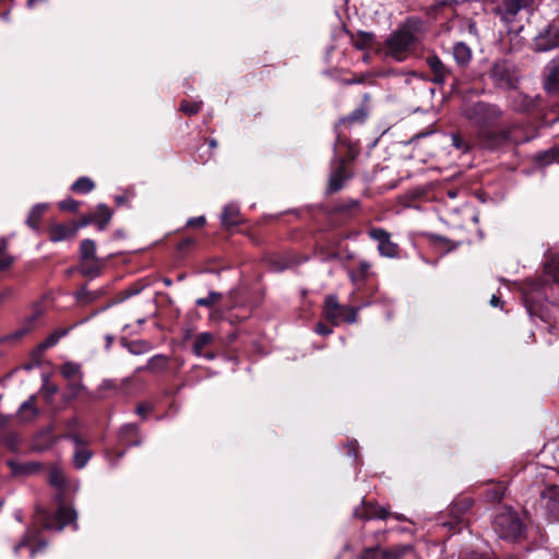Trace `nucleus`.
Masks as SVG:
<instances>
[{
    "instance_id": "f257e3e1",
    "label": "nucleus",
    "mask_w": 559,
    "mask_h": 559,
    "mask_svg": "<svg viewBox=\"0 0 559 559\" xmlns=\"http://www.w3.org/2000/svg\"><path fill=\"white\" fill-rule=\"evenodd\" d=\"M467 117L477 130V141L486 150H498L512 141V128H498L502 110L491 104L476 103L467 110Z\"/></svg>"
},
{
    "instance_id": "f03ea898",
    "label": "nucleus",
    "mask_w": 559,
    "mask_h": 559,
    "mask_svg": "<svg viewBox=\"0 0 559 559\" xmlns=\"http://www.w3.org/2000/svg\"><path fill=\"white\" fill-rule=\"evenodd\" d=\"M423 21L418 17L406 19L384 40L385 56L402 62L415 53L419 44Z\"/></svg>"
},
{
    "instance_id": "7ed1b4c3",
    "label": "nucleus",
    "mask_w": 559,
    "mask_h": 559,
    "mask_svg": "<svg viewBox=\"0 0 559 559\" xmlns=\"http://www.w3.org/2000/svg\"><path fill=\"white\" fill-rule=\"evenodd\" d=\"M492 527L501 539L518 542L525 534V524L519 513L510 507L502 506L498 508Z\"/></svg>"
},
{
    "instance_id": "20e7f679",
    "label": "nucleus",
    "mask_w": 559,
    "mask_h": 559,
    "mask_svg": "<svg viewBox=\"0 0 559 559\" xmlns=\"http://www.w3.org/2000/svg\"><path fill=\"white\" fill-rule=\"evenodd\" d=\"M474 500L471 497H459L448 508L447 516L440 518V524L447 527L452 534L461 532L462 527L466 525V514L472 510Z\"/></svg>"
},
{
    "instance_id": "39448f33",
    "label": "nucleus",
    "mask_w": 559,
    "mask_h": 559,
    "mask_svg": "<svg viewBox=\"0 0 559 559\" xmlns=\"http://www.w3.org/2000/svg\"><path fill=\"white\" fill-rule=\"evenodd\" d=\"M76 512L67 506H60L55 513L37 509L36 521L40 522L44 528L61 531L68 524L75 522Z\"/></svg>"
},
{
    "instance_id": "423d86ee",
    "label": "nucleus",
    "mask_w": 559,
    "mask_h": 559,
    "mask_svg": "<svg viewBox=\"0 0 559 559\" xmlns=\"http://www.w3.org/2000/svg\"><path fill=\"white\" fill-rule=\"evenodd\" d=\"M490 79L500 88H512L515 87L520 76L514 62L508 59H499L492 64Z\"/></svg>"
},
{
    "instance_id": "0eeeda50",
    "label": "nucleus",
    "mask_w": 559,
    "mask_h": 559,
    "mask_svg": "<svg viewBox=\"0 0 559 559\" xmlns=\"http://www.w3.org/2000/svg\"><path fill=\"white\" fill-rule=\"evenodd\" d=\"M539 508L549 522H559V486H547L540 493Z\"/></svg>"
},
{
    "instance_id": "6e6552de",
    "label": "nucleus",
    "mask_w": 559,
    "mask_h": 559,
    "mask_svg": "<svg viewBox=\"0 0 559 559\" xmlns=\"http://www.w3.org/2000/svg\"><path fill=\"white\" fill-rule=\"evenodd\" d=\"M368 237L378 242V251L381 257L395 259L400 255V247L391 240L389 231L381 227H372L368 230Z\"/></svg>"
},
{
    "instance_id": "1a4fd4ad",
    "label": "nucleus",
    "mask_w": 559,
    "mask_h": 559,
    "mask_svg": "<svg viewBox=\"0 0 559 559\" xmlns=\"http://www.w3.org/2000/svg\"><path fill=\"white\" fill-rule=\"evenodd\" d=\"M534 47L538 52H546L559 47V26L555 23L546 25L535 37Z\"/></svg>"
},
{
    "instance_id": "9d476101",
    "label": "nucleus",
    "mask_w": 559,
    "mask_h": 559,
    "mask_svg": "<svg viewBox=\"0 0 559 559\" xmlns=\"http://www.w3.org/2000/svg\"><path fill=\"white\" fill-rule=\"evenodd\" d=\"M352 176L353 174L347 169L345 159H340L331 170L325 193H336Z\"/></svg>"
},
{
    "instance_id": "9b49d317",
    "label": "nucleus",
    "mask_w": 559,
    "mask_h": 559,
    "mask_svg": "<svg viewBox=\"0 0 559 559\" xmlns=\"http://www.w3.org/2000/svg\"><path fill=\"white\" fill-rule=\"evenodd\" d=\"M531 4L530 0H501L497 14L504 23H513L519 12Z\"/></svg>"
},
{
    "instance_id": "f8f14e48",
    "label": "nucleus",
    "mask_w": 559,
    "mask_h": 559,
    "mask_svg": "<svg viewBox=\"0 0 559 559\" xmlns=\"http://www.w3.org/2000/svg\"><path fill=\"white\" fill-rule=\"evenodd\" d=\"M426 63L432 72L431 82L438 85H444L452 75V69L443 63L437 55H430L426 58Z\"/></svg>"
},
{
    "instance_id": "ddd939ff",
    "label": "nucleus",
    "mask_w": 559,
    "mask_h": 559,
    "mask_svg": "<svg viewBox=\"0 0 559 559\" xmlns=\"http://www.w3.org/2000/svg\"><path fill=\"white\" fill-rule=\"evenodd\" d=\"M215 340V336L211 332H202L195 335L192 346V352L198 357H203L207 360H213L216 354L211 350H205Z\"/></svg>"
},
{
    "instance_id": "4468645a",
    "label": "nucleus",
    "mask_w": 559,
    "mask_h": 559,
    "mask_svg": "<svg viewBox=\"0 0 559 559\" xmlns=\"http://www.w3.org/2000/svg\"><path fill=\"white\" fill-rule=\"evenodd\" d=\"M364 508L362 510H359V508H356L354 510L353 515L357 519L361 520H373V519H381L384 520L390 515V511L388 508L368 502H365V499L361 501Z\"/></svg>"
},
{
    "instance_id": "2eb2a0df",
    "label": "nucleus",
    "mask_w": 559,
    "mask_h": 559,
    "mask_svg": "<svg viewBox=\"0 0 559 559\" xmlns=\"http://www.w3.org/2000/svg\"><path fill=\"white\" fill-rule=\"evenodd\" d=\"M112 217V211L105 204H98L95 212L83 218L81 226L95 224L99 230H104Z\"/></svg>"
},
{
    "instance_id": "dca6fc26",
    "label": "nucleus",
    "mask_w": 559,
    "mask_h": 559,
    "mask_svg": "<svg viewBox=\"0 0 559 559\" xmlns=\"http://www.w3.org/2000/svg\"><path fill=\"white\" fill-rule=\"evenodd\" d=\"M81 224H57L48 229L49 240L59 242L67 239L74 238Z\"/></svg>"
},
{
    "instance_id": "f3484780",
    "label": "nucleus",
    "mask_w": 559,
    "mask_h": 559,
    "mask_svg": "<svg viewBox=\"0 0 559 559\" xmlns=\"http://www.w3.org/2000/svg\"><path fill=\"white\" fill-rule=\"evenodd\" d=\"M544 88L548 94H559V53L549 62Z\"/></svg>"
},
{
    "instance_id": "a211bd4d",
    "label": "nucleus",
    "mask_w": 559,
    "mask_h": 559,
    "mask_svg": "<svg viewBox=\"0 0 559 559\" xmlns=\"http://www.w3.org/2000/svg\"><path fill=\"white\" fill-rule=\"evenodd\" d=\"M452 55L460 68H467L473 58L472 48L464 41H457L453 45Z\"/></svg>"
},
{
    "instance_id": "6ab92c4d",
    "label": "nucleus",
    "mask_w": 559,
    "mask_h": 559,
    "mask_svg": "<svg viewBox=\"0 0 559 559\" xmlns=\"http://www.w3.org/2000/svg\"><path fill=\"white\" fill-rule=\"evenodd\" d=\"M345 310H346V307L341 306L335 296L331 295L325 298V301H324L325 316L334 324H338L341 322L343 312Z\"/></svg>"
},
{
    "instance_id": "aec40b11",
    "label": "nucleus",
    "mask_w": 559,
    "mask_h": 559,
    "mask_svg": "<svg viewBox=\"0 0 559 559\" xmlns=\"http://www.w3.org/2000/svg\"><path fill=\"white\" fill-rule=\"evenodd\" d=\"M104 267L103 260L96 258L80 260L79 272L86 277H97Z\"/></svg>"
},
{
    "instance_id": "412c9836",
    "label": "nucleus",
    "mask_w": 559,
    "mask_h": 559,
    "mask_svg": "<svg viewBox=\"0 0 559 559\" xmlns=\"http://www.w3.org/2000/svg\"><path fill=\"white\" fill-rule=\"evenodd\" d=\"M121 345L131 354V355H143L148 353L152 349V345L147 341L143 340H133L128 341L124 337L121 338Z\"/></svg>"
},
{
    "instance_id": "4be33fe9",
    "label": "nucleus",
    "mask_w": 559,
    "mask_h": 559,
    "mask_svg": "<svg viewBox=\"0 0 559 559\" xmlns=\"http://www.w3.org/2000/svg\"><path fill=\"white\" fill-rule=\"evenodd\" d=\"M222 224L225 226H236L240 224V211L236 204H227L221 214Z\"/></svg>"
},
{
    "instance_id": "5701e85b",
    "label": "nucleus",
    "mask_w": 559,
    "mask_h": 559,
    "mask_svg": "<svg viewBox=\"0 0 559 559\" xmlns=\"http://www.w3.org/2000/svg\"><path fill=\"white\" fill-rule=\"evenodd\" d=\"M360 209V202L356 199L343 200L336 203L332 212L344 216H350L357 213Z\"/></svg>"
},
{
    "instance_id": "b1692460",
    "label": "nucleus",
    "mask_w": 559,
    "mask_h": 559,
    "mask_svg": "<svg viewBox=\"0 0 559 559\" xmlns=\"http://www.w3.org/2000/svg\"><path fill=\"white\" fill-rule=\"evenodd\" d=\"M38 408L36 406V396L31 395L25 402H23L19 408V414L22 420L29 421L37 417Z\"/></svg>"
},
{
    "instance_id": "393cba45",
    "label": "nucleus",
    "mask_w": 559,
    "mask_h": 559,
    "mask_svg": "<svg viewBox=\"0 0 559 559\" xmlns=\"http://www.w3.org/2000/svg\"><path fill=\"white\" fill-rule=\"evenodd\" d=\"M534 106V100L522 93L514 94L511 99V108L518 112H528Z\"/></svg>"
},
{
    "instance_id": "a878e982",
    "label": "nucleus",
    "mask_w": 559,
    "mask_h": 559,
    "mask_svg": "<svg viewBox=\"0 0 559 559\" xmlns=\"http://www.w3.org/2000/svg\"><path fill=\"white\" fill-rule=\"evenodd\" d=\"M412 550L413 547L409 544L394 545L390 548L381 549V557L383 559H403Z\"/></svg>"
},
{
    "instance_id": "bb28decb",
    "label": "nucleus",
    "mask_w": 559,
    "mask_h": 559,
    "mask_svg": "<svg viewBox=\"0 0 559 559\" xmlns=\"http://www.w3.org/2000/svg\"><path fill=\"white\" fill-rule=\"evenodd\" d=\"M169 359L163 354H157L151 357L145 365L146 371L151 373H160L168 367Z\"/></svg>"
},
{
    "instance_id": "cd10ccee",
    "label": "nucleus",
    "mask_w": 559,
    "mask_h": 559,
    "mask_svg": "<svg viewBox=\"0 0 559 559\" xmlns=\"http://www.w3.org/2000/svg\"><path fill=\"white\" fill-rule=\"evenodd\" d=\"M368 109L366 106L356 108L349 115L342 117L338 120V124H352V123H364L368 118Z\"/></svg>"
},
{
    "instance_id": "c85d7f7f",
    "label": "nucleus",
    "mask_w": 559,
    "mask_h": 559,
    "mask_svg": "<svg viewBox=\"0 0 559 559\" xmlns=\"http://www.w3.org/2000/svg\"><path fill=\"white\" fill-rule=\"evenodd\" d=\"M103 294L102 289L88 290L86 287H82L74 293V298L81 305H88L97 300Z\"/></svg>"
},
{
    "instance_id": "c756f323",
    "label": "nucleus",
    "mask_w": 559,
    "mask_h": 559,
    "mask_svg": "<svg viewBox=\"0 0 559 559\" xmlns=\"http://www.w3.org/2000/svg\"><path fill=\"white\" fill-rule=\"evenodd\" d=\"M69 333V329H57L50 333L41 343L38 344V350L45 352L58 344V342Z\"/></svg>"
},
{
    "instance_id": "7c9ffc66",
    "label": "nucleus",
    "mask_w": 559,
    "mask_h": 559,
    "mask_svg": "<svg viewBox=\"0 0 559 559\" xmlns=\"http://www.w3.org/2000/svg\"><path fill=\"white\" fill-rule=\"evenodd\" d=\"M92 456L93 452L87 447L75 449L72 457L73 465L75 468L82 469L87 465Z\"/></svg>"
},
{
    "instance_id": "2f4dec72",
    "label": "nucleus",
    "mask_w": 559,
    "mask_h": 559,
    "mask_svg": "<svg viewBox=\"0 0 559 559\" xmlns=\"http://www.w3.org/2000/svg\"><path fill=\"white\" fill-rule=\"evenodd\" d=\"M46 204L39 203L32 207L26 218V224L32 229H38L39 222L46 211Z\"/></svg>"
},
{
    "instance_id": "473e14b6",
    "label": "nucleus",
    "mask_w": 559,
    "mask_h": 559,
    "mask_svg": "<svg viewBox=\"0 0 559 559\" xmlns=\"http://www.w3.org/2000/svg\"><path fill=\"white\" fill-rule=\"evenodd\" d=\"M371 270L370 262L366 260H360L355 270H350L348 275L353 282L364 281L368 277Z\"/></svg>"
},
{
    "instance_id": "72a5a7b5",
    "label": "nucleus",
    "mask_w": 559,
    "mask_h": 559,
    "mask_svg": "<svg viewBox=\"0 0 559 559\" xmlns=\"http://www.w3.org/2000/svg\"><path fill=\"white\" fill-rule=\"evenodd\" d=\"M95 188V183L88 177H80L72 186L71 190L75 193L87 194Z\"/></svg>"
},
{
    "instance_id": "f704fd0d",
    "label": "nucleus",
    "mask_w": 559,
    "mask_h": 559,
    "mask_svg": "<svg viewBox=\"0 0 559 559\" xmlns=\"http://www.w3.org/2000/svg\"><path fill=\"white\" fill-rule=\"evenodd\" d=\"M96 242L92 239H84L80 243V260L96 258Z\"/></svg>"
},
{
    "instance_id": "c9c22d12",
    "label": "nucleus",
    "mask_w": 559,
    "mask_h": 559,
    "mask_svg": "<svg viewBox=\"0 0 559 559\" xmlns=\"http://www.w3.org/2000/svg\"><path fill=\"white\" fill-rule=\"evenodd\" d=\"M14 261V258L8 251V241L0 238V271L8 269Z\"/></svg>"
},
{
    "instance_id": "e433bc0d",
    "label": "nucleus",
    "mask_w": 559,
    "mask_h": 559,
    "mask_svg": "<svg viewBox=\"0 0 559 559\" xmlns=\"http://www.w3.org/2000/svg\"><path fill=\"white\" fill-rule=\"evenodd\" d=\"M223 298V295L217 292H210L206 297L199 298L195 301L197 306L211 308Z\"/></svg>"
},
{
    "instance_id": "4c0bfd02",
    "label": "nucleus",
    "mask_w": 559,
    "mask_h": 559,
    "mask_svg": "<svg viewBox=\"0 0 559 559\" xmlns=\"http://www.w3.org/2000/svg\"><path fill=\"white\" fill-rule=\"evenodd\" d=\"M546 271L552 275L556 281H559V253H554L550 255L548 262L546 263Z\"/></svg>"
},
{
    "instance_id": "58836bf2",
    "label": "nucleus",
    "mask_w": 559,
    "mask_h": 559,
    "mask_svg": "<svg viewBox=\"0 0 559 559\" xmlns=\"http://www.w3.org/2000/svg\"><path fill=\"white\" fill-rule=\"evenodd\" d=\"M58 439L70 440L73 442L75 449L87 447V441L84 440L78 432H66L58 437Z\"/></svg>"
},
{
    "instance_id": "ea45409f",
    "label": "nucleus",
    "mask_w": 559,
    "mask_h": 559,
    "mask_svg": "<svg viewBox=\"0 0 559 559\" xmlns=\"http://www.w3.org/2000/svg\"><path fill=\"white\" fill-rule=\"evenodd\" d=\"M60 372L66 379H71L80 373V366L71 361L64 362L61 366Z\"/></svg>"
},
{
    "instance_id": "a19ab883",
    "label": "nucleus",
    "mask_w": 559,
    "mask_h": 559,
    "mask_svg": "<svg viewBox=\"0 0 559 559\" xmlns=\"http://www.w3.org/2000/svg\"><path fill=\"white\" fill-rule=\"evenodd\" d=\"M179 109H180V111H182L183 114H186L188 116H193L200 111L201 103H197V102L190 103V102L183 100V102H181Z\"/></svg>"
},
{
    "instance_id": "79ce46f5",
    "label": "nucleus",
    "mask_w": 559,
    "mask_h": 559,
    "mask_svg": "<svg viewBox=\"0 0 559 559\" xmlns=\"http://www.w3.org/2000/svg\"><path fill=\"white\" fill-rule=\"evenodd\" d=\"M49 481L52 486L60 488V487L64 486L66 478H64L63 474L61 473V471L53 468L49 473Z\"/></svg>"
},
{
    "instance_id": "37998d69",
    "label": "nucleus",
    "mask_w": 559,
    "mask_h": 559,
    "mask_svg": "<svg viewBox=\"0 0 559 559\" xmlns=\"http://www.w3.org/2000/svg\"><path fill=\"white\" fill-rule=\"evenodd\" d=\"M43 380H44V383L41 386V391L45 393V395L48 399H51L58 392V390H59L58 385L55 383H50L48 376H43Z\"/></svg>"
},
{
    "instance_id": "c03bdc74",
    "label": "nucleus",
    "mask_w": 559,
    "mask_h": 559,
    "mask_svg": "<svg viewBox=\"0 0 559 559\" xmlns=\"http://www.w3.org/2000/svg\"><path fill=\"white\" fill-rule=\"evenodd\" d=\"M80 203L72 198H67L59 202V209L61 211L76 212Z\"/></svg>"
},
{
    "instance_id": "a18cd8bd",
    "label": "nucleus",
    "mask_w": 559,
    "mask_h": 559,
    "mask_svg": "<svg viewBox=\"0 0 559 559\" xmlns=\"http://www.w3.org/2000/svg\"><path fill=\"white\" fill-rule=\"evenodd\" d=\"M460 559H491V557L486 551L466 550L461 555Z\"/></svg>"
},
{
    "instance_id": "49530a36",
    "label": "nucleus",
    "mask_w": 559,
    "mask_h": 559,
    "mask_svg": "<svg viewBox=\"0 0 559 559\" xmlns=\"http://www.w3.org/2000/svg\"><path fill=\"white\" fill-rule=\"evenodd\" d=\"M358 310L356 308L346 307L343 312L341 322L354 323L357 320Z\"/></svg>"
},
{
    "instance_id": "de8ad7c7",
    "label": "nucleus",
    "mask_w": 559,
    "mask_h": 559,
    "mask_svg": "<svg viewBox=\"0 0 559 559\" xmlns=\"http://www.w3.org/2000/svg\"><path fill=\"white\" fill-rule=\"evenodd\" d=\"M540 159L546 164L559 162V152L557 150H549L540 156Z\"/></svg>"
},
{
    "instance_id": "09e8293b",
    "label": "nucleus",
    "mask_w": 559,
    "mask_h": 559,
    "mask_svg": "<svg viewBox=\"0 0 559 559\" xmlns=\"http://www.w3.org/2000/svg\"><path fill=\"white\" fill-rule=\"evenodd\" d=\"M381 556V548H367L360 556V559H377Z\"/></svg>"
},
{
    "instance_id": "8fccbe9b",
    "label": "nucleus",
    "mask_w": 559,
    "mask_h": 559,
    "mask_svg": "<svg viewBox=\"0 0 559 559\" xmlns=\"http://www.w3.org/2000/svg\"><path fill=\"white\" fill-rule=\"evenodd\" d=\"M504 490H506V487L499 486L498 488H495L492 491H489L487 493V497L491 501L500 500L504 496Z\"/></svg>"
},
{
    "instance_id": "3c124183",
    "label": "nucleus",
    "mask_w": 559,
    "mask_h": 559,
    "mask_svg": "<svg viewBox=\"0 0 559 559\" xmlns=\"http://www.w3.org/2000/svg\"><path fill=\"white\" fill-rule=\"evenodd\" d=\"M31 543V536L29 533H25V535L22 537V539L14 546L13 551L15 555L20 554V550L24 547L29 546Z\"/></svg>"
},
{
    "instance_id": "603ef678",
    "label": "nucleus",
    "mask_w": 559,
    "mask_h": 559,
    "mask_svg": "<svg viewBox=\"0 0 559 559\" xmlns=\"http://www.w3.org/2000/svg\"><path fill=\"white\" fill-rule=\"evenodd\" d=\"M205 217L203 215L201 216H197V217H191L188 219L187 222V226L188 227H202L205 225Z\"/></svg>"
},
{
    "instance_id": "864d4df0",
    "label": "nucleus",
    "mask_w": 559,
    "mask_h": 559,
    "mask_svg": "<svg viewBox=\"0 0 559 559\" xmlns=\"http://www.w3.org/2000/svg\"><path fill=\"white\" fill-rule=\"evenodd\" d=\"M138 435L139 433V426L135 424H127L121 428V436L124 437L126 435Z\"/></svg>"
},
{
    "instance_id": "5fc2aeb1",
    "label": "nucleus",
    "mask_w": 559,
    "mask_h": 559,
    "mask_svg": "<svg viewBox=\"0 0 559 559\" xmlns=\"http://www.w3.org/2000/svg\"><path fill=\"white\" fill-rule=\"evenodd\" d=\"M66 426L69 429V432H76V429L80 426V420L76 417L69 418L66 421Z\"/></svg>"
},
{
    "instance_id": "6e6d98bb",
    "label": "nucleus",
    "mask_w": 559,
    "mask_h": 559,
    "mask_svg": "<svg viewBox=\"0 0 559 559\" xmlns=\"http://www.w3.org/2000/svg\"><path fill=\"white\" fill-rule=\"evenodd\" d=\"M452 144L456 148L466 150V145L464 143V140L459 134H452Z\"/></svg>"
},
{
    "instance_id": "4d7b16f0",
    "label": "nucleus",
    "mask_w": 559,
    "mask_h": 559,
    "mask_svg": "<svg viewBox=\"0 0 559 559\" xmlns=\"http://www.w3.org/2000/svg\"><path fill=\"white\" fill-rule=\"evenodd\" d=\"M316 332L320 335H330L332 330L328 328L324 323L319 322L316 326Z\"/></svg>"
},
{
    "instance_id": "13d9d810",
    "label": "nucleus",
    "mask_w": 559,
    "mask_h": 559,
    "mask_svg": "<svg viewBox=\"0 0 559 559\" xmlns=\"http://www.w3.org/2000/svg\"><path fill=\"white\" fill-rule=\"evenodd\" d=\"M152 407L145 404H139L135 408V413L139 416L145 417L146 413L151 412Z\"/></svg>"
},
{
    "instance_id": "bf43d9fd",
    "label": "nucleus",
    "mask_w": 559,
    "mask_h": 559,
    "mask_svg": "<svg viewBox=\"0 0 559 559\" xmlns=\"http://www.w3.org/2000/svg\"><path fill=\"white\" fill-rule=\"evenodd\" d=\"M195 242V240L193 238H186L183 240H181L179 243H178V249L180 251H183L185 249H187L188 247H191L193 246Z\"/></svg>"
},
{
    "instance_id": "052dcab7",
    "label": "nucleus",
    "mask_w": 559,
    "mask_h": 559,
    "mask_svg": "<svg viewBox=\"0 0 559 559\" xmlns=\"http://www.w3.org/2000/svg\"><path fill=\"white\" fill-rule=\"evenodd\" d=\"M47 544L46 542H40L36 548H32L31 550V557L34 558L35 554L39 550H44L46 548Z\"/></svg>"
},
{
    "instance_id": "680f3d73",
    "label": "nucleus",
    "mask_w": 559,
    "mask_h": 559,
    "mask_svg": "<svg viewBox=\"0 0 559 559\" xmlns=\"http://www.w3.org/2000/svg\"><path fill=\"white\" fill-rule=\"evenodd\" d=\"M140 292H141V288H138V289H127V290L123 293V294H124V296H123V298H121V300H123V299H126V298H128V297H131V296H133V295H136V294H139Z\"/></svg>"
},
{
    "instance_id": "e2e57ef3",
    "label": "nucleus",
    "mask_w": 559,
    "mask_h": 559,
    "mask_svg": "<svg viewBox=\"0 0 559 559\" xmlns=\"http://www.w3.org/2000/svg\"><path fill=\"white\" fill-rule=\"evenodd\" d=\"M9 3H10L9 9L0 14V19L5 21V22L10 21V12H11L12 2H9Z\"/></svg>"
},
{
    "instance_id": "0e129e2a",
    "label": "nucleus",
    "mask_w": 559,
    "mask_h": 559,
    "mask_svg": "<svg viewBox=\"0 0 559 559\" xmlns=\"http://www.w3.org/2000/svg\"><path fill=\"white\" fill-rule=\"evenodd\" d=\"M13 295V290L12 289H5L1 293L0 295V301L7 299V298H10L11 296Z\"/></svg>"
},
{
    "instance_id": "69168bd1",
    "label": "nucleus",
    "mask_w": 559,
    "mask_h": 559,
    "mask_svg": "<svg viewBox=\"0 0 559 559\" xmlns=\"http://www.w3.org/2000/svg\"><path fill=\"white\" fill-rule=\"evenodd\" d=\"M364 82V78H355V79H352V80H344V83L349 85V84H360Z\"/></svg>"
},
{
    "instance_id": "338daca9",
    "label": "nucleus",
    "mask_w": 559,
    "mask_h": 559,
    "mask_svg": "<svg viewBox=\"0 0 559 559\" xmlns=\"http://www.w3.org/2000/svg\"><path fill=\"white\" fill-rule=\"evenodd\" d=\"M105 341H106V349H109L111 344H112V342H114V336L110 335V334H107L105 336Z\"/></svg>"
},
{
    "instance_id": "774afa93",
    "label": "nucleus",
    "mask_w": 559,
    "mask_h": 559,
    "mask_svg": "<svg viewBox=\"0 0 559 559\" xmlns=\"http://www.w3.org/2000/svg\"><path fill=\"white\" fill-rule=\"evenodd\" d=\"M500 302H501V300L499 297H497L496 295L491 296V299H490L491 306L497 307Z\"/></svg>"
}]
</instances>
